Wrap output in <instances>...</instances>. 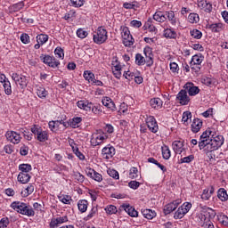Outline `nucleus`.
<instances>
[{"label": "nucleus", "instance_id": "nucleus-1", "mask_svg": "<svg viewBox=\"0 0 228 228\" xmlns=\"http://www.w3.org/2000/svg\"><path fill=\"white\" fill-rule=\"evenodd\" d=\"M11 208L25 216H35V210L28 204L20 201H14L11 204Z\"/></svg>", "mask_w": 228, "mask_h": 228}, {"label": "nucleus", "instance_id": "nucleus-2", "mask_svg": "<svg viewBox=\"0 0 228 228\" xmlns=\"http://www.w3.org/2000/svg\"><path fill=\"white\" fill-rule=\"evenodd\" d=\"M31 133L37 136V140L38 142H47L49 140V134H47V131L42 130V127L37 126V125H34L31 128Z\"/></svg>", "mask_w": 228, "mask_h": 228}, {"label": "nucleus", "instance_id": "nucleus-3", "mask_svg": "<svg viewBox=\"0 0 228 228\" xmlns=\"http://www.w3.org/2000/svg\"><path fill=\"white\" fill-rule=\"evenodd\" d=\"M93 40L94 44H104L106 40H108V31L102 28H98L97 31L95 34H94Z\"/></svg>", "mask_w": 228, "mask_h": 228}, {"label": "nucleus", "instance_id": "nucleus-4", "mask_svg": "<svg viewBox=\"0 0 228 228\" xmlns=\"http://www.w3.org/2000/svg\"><path fill=\"white\" fill-rule=\"evenodd\" d=\"M191 209V203L190 202H185L183 203L178 209L177 211L175 212L174 218L175 220H181V218H184V215L188 213Z\"/></svg>", "mask_w": 228, "mask_h": 228}, {"label": "nucleus", "instance_id": "nucleus-5", "mask_svg": "<svg viewBox=\"0 0 228 228\" xmlns=\"http://www.w3.org/2000/svg\"><path fill=\"white\" fill-rule=\"evenodd\" d=\"M12 79H13L14 83L17 86H20V88L21 90H24L26 86H28V78L24 75H19L18 73H12Z\"/></svg>", "mask_w": 228, "mask_h": 228}, {"label": "nucleus", "instance_id": "nucleus-6", "mask_svg": "<svg viewBox=\"0 0 228 228\" xmlns=\"http://www.w3.org/2000/svg\"><path fill=\"white\" fill-rule=\"evenodd\" d=\"M199 147L200 151H203V154H206L208 152H215V151H217L215 145H213V142L210 141L199 142Z\"/></svg>", "mask_w": 228, "mask_h": 228}, {"label": "nucleus", "instance_id": "nucleus-7", "mask_svg": "<svg viewBox=\"0 0 228 228\" xmlns=\"http://www.w3.org/2000/svg\"><path fill=\"white\" fill-rule=\"evenodd\" d=\"M198 218L200 219L199 223L203 228H215V224L211 222V219L206 216V214H199Z\"/></svg>", "mask_w": 228, "mask_h": 228}, {"label": "nucleus", "instance_id": "nucleus-8", "mask_svg": "<svg viewBox=\"0 0 228 228\" xmlns=\"http://www.w3.org/2000/svg\"><path fill=\"white\" fill-rule=\"evenodd\" d=\"M176 99L179 101L182 106H187L188 102H190V96H188V92L186 89H182L178 93Z\"/></svg>", "mask_w": 228, "mask_h": 228}, {"label": "nucleus", "instance_id": "nucleus-9", "mask_svg": "<svg viewBox=\"0 0 228 228\" xmlns=\"http://www.w3.org/2000/svg\"><path fill=\"white\" fill-rule=\"evenodd\" d=\"M146 124L151 133H156L159 129L158 126V122L153 116H148L146 118Z\"/></svg>", "mask_w": 228, "mask_h": 228}, {"label": "nucleus", "instance_id": "nucleus-10", "mask_svg": "<svg viewBox=\"0 0 228 228\" xmlns=\"http://www.w3.org/2000/svg\"><path fill=\"white\" fill-rule=\"evenodd\" d=\"M5 136L8 142H11V143H14V144L20 143V140H22V137H20V134L13 131L7 132Z\"/></svg>", "mask_w": 228, "mask_h": 228}, {"label": "nucleus", "instance_id": "nucleus-11", "mask_svg": "<svg viewBox=\"0 0 228 228\" xmlns=\"http://www.w3.org/2000/svg\"><path fill=\"white\" fill-rule=\"evenodd\" d=\"M179 204H181V200H176L166 205L163 210L165 215H170V213L175 211V209H177V208L179 207Z\"/></svg>", "mask_w": 228, "mask_h": 228}, {"label": "nucleus", "instance_id": "nucleus-12", "mask_svg": "<svg viewBox=\"0 0 228 228\" xmlns=\"http://www.w3.org/2000/svg\"><path fill=\"white\" fill-rule=\"evenodd\" d=\"M183 88L186 92H188L189 95L195 96L199 92H200V89H199V86H196L193 83L188 82L184 85Z\"/></svg>", "mask_w": 228, "mask_h": 228}, {"label": "nucleus", "instance_id": "nucleus-13", "mask_svg": "<svg viewBox=\"0 0 228 228\" xmlns=\"http://www.w3.org/2000/svg\"><path fill=\"white\" fill-rule=\"evenodd\" d=\"M102 154L104 156L105 159H110L115 156V147L108 145L102 150Z\"/></svg>", "mask_w": 228, "mask_h": 228}, {"label": "nucleus", "instance_id": "nucleus-14", "mask_svg": "<svg viewBox=\"0 0 228 228\" xmlns=\"http://www.w3.org/2000/svg\"><path fill=\"white\" fill-rule=\"evenodd\" d=\"M106 138L104 135H99L97 134H94L91 137V145L93 147H97V145H101V143H104Z\"/></svg>", "mask_w": 228, "mask_h": 228}, {"label": "nucleus", "instance_id": "nucleus-15", "mask_svg": "<svg viewBox=\"0 0 228 228\" xmlns=\"http://www.w3.org/2000/svg\"><path fill=\"white\" fill-rule=\"evenodd\" d=\"M173 151L175 152V154H183L184 151V143L181 141H175L172 143Z\"/></svg>", "mask_w": 228, "mask_h": 228}, {"label": "nucleus", "instance_id": "nucleus-16", "mask_svg": "<svg viewBox=\"0 0 228 228\" xmlns=\"http://www.w3.org/2000/svg\"><path fill=\"white\" fill-rule=\"evenodd\" d=\"M65 222H69V217H67V216H59L55 219H52L50 223V227L52 228L58 227L60 224H65Z\"/></svg>", "mask_w": 228, "mask_h": 228}, {"label": "nucleus", "instance_id": "nucleus-17", "mask_svg": "<svg viewBox=\"0 0 228 228\" xmlns=\"http://www.w3.org/2000/svg\"><path fill=\"white\" fill-rule=\"evenodd\" d=\"M210 142L214 147L218 151L221 145H224V136L223 135H214L211 137Z\"/></svg>", "mask_w": 228, "mask_h": 228}, {"label": "nucleus", "instance_id": "nucleus-18", "mask_svg": "<svg viewBox=\"0 0 228 228\" xmlns=\"http://www.w3.org/2000/svg\"><path fill=\"white\" fill-rule=\"evenodd\" d=\"M121 208H122V209H124L126 211V213H127V215H129V216H132V217L138 216V211H136V209H134V208L131 207V205L123 204L121 206Z\"/></svg>", "mask_w": 228, "mask_h": 228}, {"label": "nucleus", "instance_id": "nucleus-19", "mask_svg": "<svg viewBox=\"0 0 228 228\" xmlns=\"http://www.w3.org/2000/svg\"><path fill=\"white\" fill-rule=\"evenodd\" d=\"M141 213L147 220H152V218H156L157 216L156 211L149 208L142 209Z\"/></svg>", "mask_w": 228, "mask_h": 228}, {"label": "nucleus", "instance_id": "nucleus-20", "mask_svg": "<svg viewBox=\"0 0 228 228\" xmlns=\"http://www.w3.org/2000/svg\"><path fill=\"white\" fill-rule=\"evenodd\" d=\"M214 133L211 130H206L200 138V142H210L211 138L214 136Z\"/></svg>", "mask_w": 228, "mask_h": 228}, {"label": "nucleus", "instance_id": "nucleus-21", "mask_svg": "<svg viewBox=\"0 0 228 228\" xmlns=\"http://www.w3.org/2000/svg\"><path fill=\"white\" fill-rule=\"evenodd\" d=\"M201 127H202V120H200L199 118L193 119L192 124H191L192 133H199V131H200Z\"/></svg>", "mask_w": 228, "mask_h": 228}, {"label": "nucleus", "instance_id": "nucleus-22", "mask_svg": "<svg viewBox=\"0 0 228 228\" xmlns=\"http://www.w3.org/2000/svg\"><path fill=\"white\" fill-rule=\"evenodd\" d=\"M150 104L151 108H154L155 110H159L163 108V101L159 98H153L150 101Z\"/></svg>", "mask_w": 228, "mask_h": 228}, {"label": "nucleus", "instance_id": "nucleus-23", "mask_svg": "<svg viewBox=\"0 0 228 228\" xmlns=\"http://www.w3.org/2000/svg\"><path fill=\"white\" fill-rule=\"evenodd\" d=\"M217 198L219 199V200H221V202H227L228 201L227 191H225V189L224 188H220L217 191Z\"/></svg>", "mask_w": 228, "mask_h": 228}, {"label": "nucleus", "instance_id": "nucleus-24", "mask_svg": "<svg viewBox=\"0 0 228 228\" xmlns=\"http://www.w3.org/2000/svg\"><path fill=\"white\" fill-rule=\"evenodd\" d=\"M29 179H31V175L28 173H20L18 175V181L22 184H26L29 183Z\"/></svg>", "mask_w": 228, "mask_h": 228}, {"label": "nucleus", "instance_id": "nucleus-25", "mask_svg": "<svg viewBox=\"0 0 228 228\" xmlns=\"http://www.w3.org/2000/svg\"><path fill=\"white\" fill-rule=\"evenodd\" d=\"M164 14L173 26H175V24H177V20H175V13H174V11L165 12Z\"/></svg>", "mask_w": 228, "mask_h": 228}, {"label": "nucleus", "instance_id": "nucleus-26", "mask_svg": "<svg viewBox=\"0 0 228 228\" xmlns=\"http://www.w3.org/2000/svg\"><path fill=\"white\" fill-rule=\"evenodd\" d=\"M78 210L81 213H86V210L88 209V200H81L77 203Z\"/></svg>", "mask_w": 228, "mask_h": 228}, {"label": "nucleus", "instance_id": "nucleus-27", "mask_svg": "<svg viewBox=\"0 0 228 228\" xmlns=\"http://www.w3.org/2000/svg\"><path fill=\"white\" fill-rule=\"evenodd\" d=\"M153 20L157 22H165V20H167V16H165V13L159 11L154 13Z\"/></svg>", "mask_w": 228, "mask_h": 228}, {"label": "nucleus", "instance_id": "nucleus-28", "mask_svg": "<svg viewBox=\"0 0 228 228\" xmlns=\"http://www.w3.org/2000/svg\"><path fill=\"white\" fill-rule=\"evenodd\" d=\"M208 28L213 31V33H220L222 29H224V24L223 23H214L208 25Z\"/></svg>", "mask_w": 228, "mask_h": 228}, {"label": "nucleus", "instance_id": "nucleus-29", "mask_svg": "<svg viewBox=\"0 0 228 228\" xmlns=\"http://www.w3.org/2000/svg\"><path fill=\"white\" fill-rule=\"evenodd\" d=\"M164 37L166 38H177V33L172 28H166L164 30Z\"/></svg>", "mask_w": 228, "mask_h": 228}, {"label": "nucleus", "instance_id": "nucleus-30", "mask_svg": "<svg viewBox=\"0 0 228 228\" xmlns=\"http://www.w3.org/2000/svg\"><path fill=\"white\" fill-rule=\"evenodd\" d=\"M202 61H204V56L196 54L192 56L191 65H200Z\"/></svg>", "mask_w": 228, "mask_h": 228}, {"label": "nucleus", "instance_id": "nucleus-31", "mask_svg": "<svg viewBox=\"0 0 228 228\" xmlns=\"http://www.w3.org/2000/svg\"><path fill=\"white\" fill-rule=\"evenodd\" d=\"M33 191H35V186L33 184H29L24 191H21V195L23 197H28V195H31Z\"/></svg>", "mask_w": 228, "mask_h": 228}, {"label": "nucleus", "instance_id": "nucleus-32", "mask_svg": "<svg viewBox=\"0 0 228 228\" xmlns=\"http://www.w3.org/2000/svg\"><path fill=\"white\" fill-rule=\"evenodd\" d=\"M36 38H37V44L44 45V44H45L47 42V40H49V36H47L45 34H40V35L37 36Z\"/></svg>", "mask_w": 228, "mask_h": 228}, {"label": "nucleus", "instance_id": "nucleus-33", "mask_svg": "<svg viewBox=\"0 0 228 228\" xmlns=\"http://www.w3.org/2000/svg\"><path fill=\"white\" fill-rule=\"evenodd\" d=\"M200 208H201L202 213H208L209 216H216V212H215L213 208L202 205H200Z\"/></svg>", "mask_w": 228, "mask_h": 228}, {"label": "nucleus", "instance_id": "nucleus-34", "mask_svg": "<svg viewBox=\"0 0 228 228\" xmlns=\"http://www.w3.org/2000/svg\"><path fill=\"white\" fill-rule=\"evenodd\" d=\"M40 60H41V61H43V63H45V65H49V64L51 63V61H54V57L50 56V55H44V54H41Z\"/></svg>", "mask_w": 228, "mask_h": 228}, {"label": "nucleus", "instance_id": "nucleus-35", "mask_svg": "<svg viewBox=\"0 0 228 228\" xmlns=\"http://www.w3.org/2000/svg\"><path fill=\"white\" fill-rule=\"evenodd\" d=\"M84 77L86 81H88V83H92L94 79H95V75H94L92 71L86 70L84 72Z\"/></svg>", "mask_w": 228, "mask_h": 228}, {"label": "nucleus", "instance_id": "nucleus-36", "mask_svg": "<svg viewBox=\"0 0 228 228\" xmlns=\"http://www.w3.org/2000/svg\"><path fill=\"white\" fill-rule=\"evenodd\" d=\"M182 122H183V124H190V122H191V112L190 111L183 112Z\"/></svg>", "mask_w": 228, "mask_h": 228}, {"label": "nucleus", "instance_id": "nucleus-37", "mask_svg": "<svg viewBox=\"0 0 228 228\" xmlns=\"http://www.w3.org/2000/svg\"><path fill=\"white\" fill-rule=\"evenodd\" d=\"M135 63L139 66L145 65V57H143L142 53H136Z\"/></svg>", "mask_w": 228, "mask_h": 228}, {"label": "nucleus", "instance_id": "nucleus-38", "mask_svg": "<svg viewBox=\"0 0 228 228\" xmlns=\"http://www.w3.org/2000/svg\"><path fill=\"white\" fill-rule=\"evenodd\" d=\"M20 170L21 171L20 174H28L31 172V165L29 164H21L19 166Z\"/></svg>", "mask_w": 228, "mask_h": 228}, {"label": "nucleus", "instance_id": "nucleus-39", "mask_svg": "<svg viewBox=\"0 0 228 228\" xmlns=\"http://www.w3.org/2000/svg\"><path fill=\"white\" fill-rule=\"evenodd\" d=\"M200 19L199 18V14L197 13H191L188 16V20L189 22H191V24H195L197 22H199Z\"/></svg>", "mask_w": 228, "mask_h": 228}, {"label": "nucleus", "instance_id": "nucleus-40", "mask_svg": "<svg viewBox=\"0 0 228 228\" xmlns=\"http://www.w3.org/2000/svg\"><path fill=\"white\" fill-rule=\"evenodd\" d=\"M70 1V6H73L74 8H81L85 4V0H69Z\"/></svg>", "mask_w": 228, "mask_h": 228}, {"label": "nucleus", "instance_id": "nucleus-41", "mask_svg": "<svg viewBox=\"0 0 228 228\" xmlns=\"http://www.w3.org/2000/svg\"><path fill=\"white\" fill-rule=\"evenodd\" d=\"M37 94L40 99H44L45 97H47V91L45 87H38L37 90Z\"/></svg>", "mask_w": 228, "mask_h": 228}, {"label": "nucleus", "instance_id": "nucleus-42", "mask_svg": "<svg viewBox=\"0 0 228 228\" xmlns=\"http://www.w3.org/2000/svg\"><path fill=\"white\" fill-rule=\"evenodd\" d=\"M22 8H24V2H19L11 6V10H12V12H20Z\"/></svg>", "mask_w": 228, "mask_h": 228}, {"label": "nucleus", "instance_id": "nucleus-43", "mask_svg": "<svg viewBox=\"0 0 228 228\" xmlns=\"http://www.w3.org/2000/svg\"><path fill=\"white\" fill-rule=\"evenodd\" d=\"M162 156L164 159H170V149H168V146L162 147Z\"/></svg>", "mask_w": 228, "mask_h": 228}, {"label": "nucleus", "instance_id": "nucleus-44", "mask_svg": "<svg viewBox=\"0 0 228 228\" xmlns=\"http://www.w3.org/2000/svg\"><path fill=\"white\" fill-rule=\"evenodd\" d=\"M218 222L224 225V227H228V216L225 215L218 216Z\"/></svg>", "mask_w": 228, "mask_h": 228}, {"label": "nucleus", "instance_id": "nucleus-45", "mask_svg": "<svg viewBox=\"0 0 228 228\" xmlns=\"http://www.w3.org/2000/svg\"><path fill=\"white\" fill-rule=\"evenodd\" d=\"M4 88L6 95H12V84L10 83V81L7 80L4 84Z\"/></svg>", "mask_w": 228, "mask_h": 228}, {"label": "nucleus", "instance_id": "nucleus-46", "mask_svg": "<svg viewBox=\"0 0 228 228\" xmlns=\"http://www.w3.org/2000/svg\"><path fill=\"white\" fill-rule=\"evenodd\" d=\"M191 37H193V38H196L197 40H200V38H202V32H200V30L199 29L191 30Z\"/></svg>", "mask_w": 228, "mask_h": 228}, {"label": "nucleus", "instance_id": "nucleus-47", "mask_svg": "<svg viewBox=\"0 0 228 228\" xmlns=\"http://www.w3.org/2000/svg\"><path fill=\"white\" fill-rule=\"evenodd\" d=\"M108 175L110 177H112L113 179H120V176L118 175V171L115 169H108Z\"/></svg>", "mask_w": 228, "mask_h": 228}, {"label": "nucleus", "instance_id": "nucleus-48", "mask_svg": "<svg viewBox=\"0 0 228 228\" xmlns=\"http://www.w3.org/2000/svg\"><path fill=\"white\" fill-rule=\"evenodd\" d=\"M123 44L126 47H131L134 44V38H133V36H130V37L123 39Z\"/></svg>", "mask_w": 228, "mask_h": 228}, {"label": "nucleus", "instance_id": "nucleus-49", "mask_svg": "<svg viewBox=\"0 0 228 228\" xmlns=\"http://www.w3.org/2000/svg\"><path fill=\"white\" fill-rule=\"evenodd\" d=\"M122 37L123 39L131 38V32L129 31V28L127 27L122 28Z\"/></svg>", "mask_w": 228, "mask_h": 228}, {"label": "nucleus", "instance_id": "nucleus-50", "mask_svg": "<svg viewBox=\"0 0 228 228\" xmlns=\"http://www.w3.org/2000/svg\"><path fill=\"white\" fill-rule=\"evenodd\" d=\"M105 211L108 215H115V213H117V207L110 205L105 208Z\"/></svg>", "mask_w": 228, "mask_h": 228}, {"label": "nucleus", "instance_id": "nucleus-51", "mask_svg": "<svg viewBox=\"0 0 228 228\" xmlns=\"http://www.w3.org/2000/svg\"><path fill=\"white\" fill-rule=\"evenodd\" d=\"M59 199L63 204H70V200H72V198L69 195H61Z\"/></svg>", "mask_w": 228, "mask_h": 228}, {"label": "nucleus", "instance_id": "nucleus-52", "mask_svg": "<svg viewBox=\"0 0 228 228\" xmlns=\"http://www.w3.org/2000/svg\"><path fill=\"white\" fill-rule=\"evenodd\" d=\"M138 177V168L132 167L129 172V178L130 179H136Z\"/></svg>", "mask_w": 228, "mask_h": 228}, {"label": "nucleus", "instance_id": "nucleus-53", "mask_svg": "<svg viewBox=\"0 0 228 228\" xmlns=\"http://www.w3.org/2000/svg\"><path fill=\"white\" fill-rule=\"evenodd\" d=\"M10 224V219L8 217H4L0 220V228H7Z\"/></svg>", "mask_w": 228, "mask_h": 228}, {"label": "nucleus", "instance_id": "nucleus-54", "mask_svg": "<svg viewBox=\"0 0 228 228\" xmlns=\"http://www.w3.org/2000/svg\"><path fill=\"white\" fill-rule=\"evenodd\" d=\"M77 36L78 38H86V37H88V32L83 30V28H78L77 30Z\"/></svg>", "mask_w": 228, "mask_h": 228}, {"label": "nucleus", "instance_id": "nucleus-55", "mask_svg": "<svg viewBox=\"0 0 228 228\" xmlns=\"http://www.w3.org/2000/svg\"><path fill=\"white\" fill-rule=\"evenodd\" d=\"M20 38L22 44H29L30 42L29 35H28L27 33L21 34Z\"/></svg>", "mask_w": 228, "mask_h": 228}, {"label": "nucleus", "instance_id": "nucleus-56", "mask_svg": "<svg viewBox=\"0 0 228 228\" xmlns=\"http://www.w3.org/2000/svg\"><path fill=\"white\" fill-rule=\"evenodd\" d=\"M193 159H195V156L189 155L187 157L181 159L180 161H181V163H191V161H193Z\"/></svg>", "mask_w": 228, "mask_h": 228}, {"label": "nucleus", "instance_id": "nucleus-57", "mask_svg": "<svg viewBox=\"0 0 228 228\" xmlns=\"http://www.w3.org/2000/svg\"><path fill=\"white\" fill-rule=\"evenodd\" d=\"M124 77H126V79H127L128 81H132V79H134V77L136 75H134V73L131 72V71H125L124 72Z\"/></svg>", "mask_w": 228, "mask_h": 228}, {"label": "nucleus", "instance_id": "nucleus-58", "mask_svg": "<svg viewBox=\"0 0 228 228\" xmlns=\"http://www.w3.org/2000/svg\"><path fill=\"white\" fill-rule=\"evenodd\" d=\"M202 200H209L211 199V196L209 194V189H205L203 191V193L201 194Z\"/></svg>", "mask_w": 228, "mask_h": 228}, {"label": "nucleus", "instance_id": "nucleus-59", "mask_svg": "<svg viewBox=\"0 0 228 228\" xmlns=\"http://www.w3.org/2000/svg\"><path fill=\"white\" fill-rule=\"evenodd\" d=\"M97 213V208H93L91 209V212L87 215V216L85 217V220H90L92 218H94V216H95Z\"/></svg>", "mask_w": 228, "mask_h": 228}, {"label": "nucleus", "instance_id": "nucleus-60", "mask_svg": "<svg viewBox=\"0 0 228 228\" xmlns=\"http://www.w3.org/2000/svg\"><path fill=\"white\" fill-rule=\"evenodd\" d=\"M129 188H132V190H138L140 188V183L137 181H131L128 183Z\"/></svg>", "mask_w": 228, "mask_h": 228}, {"label": "nucleus", "instance_id": "nucleus-61", "mask_svg": "<svg viewBox=\"0 0 228 228\" xmlns=\"http://www.w3.org/2000/svg\"><path fill=\"white\" fill-rule=\"evenodd\" d=\"M4 151L6 154H12L14 148L12 144H7L4 147Z\"/></svg>", "mask_w": 228, "mask_h": 228}, {"label": "nucleus", "instance_id": "nucleus-62", "mask_svg": "<svg viewBox=\"0 0 228 228\" xmlns=\"http://www.w3.org/2000/svg\"><path fill=\"white\" fill-rule=\"evenodd\" d=\"M145 58H151V56H152V48H151L150 46H146L143 50Z\"/></svg>", "mask_w": 228, "mask_h": 228}, {"label": "nucleus", "instance_id": "nucleus-63", "mask_svg": "<svg viewBox=\"0 0 228 228\" xmlns=\"http://www.w3.org/2000/svg\"><path fill=\"white\" fill-rule=\"evenodd\" d=\"M54 54L58 56V58H63L65 56V53H63V49L61 47H57L54 51Z\"/></svg>", "mask_w": 228, "mask_h": 228}, {"label": "nucleus", "instance_id": "nucleus-64", "mask_svg": "<svg viewBox=\"0 0 228 228\" xmlns=\"http://www.w3.org/2000/svg\"><path fill=\"white\" fill-rule=\"evenodd\" d=\"M202 83L205 84L207 86H211L212 85H215V80L210 77H206L203 78Z\"/></svg>", "mask_w": 228, "mask_h": 228}]
</instances>
